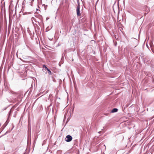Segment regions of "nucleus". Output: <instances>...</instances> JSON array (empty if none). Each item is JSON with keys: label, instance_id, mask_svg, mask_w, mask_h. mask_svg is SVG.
I'll return each mask as SVG.
<instances>
[{"label": "nucleus", "instance_id": "20e7f679", "mask_svg": "<svg viewBox=\"0 0 154 154\" xmlns=\"http://www.w3.org/2000/svg\"><path fill=\"white\" fill-rule=\"evenodd\" d=\"M46 68L47 69L48 71V74L49 75H51V71L48 69L47 68Z\"/></svg>", "mask_w": 154, "mask_h": 154}, {"label": "nucleus", "instance_id": "39448f33", "mask_svg": "<svg viewBox=\"0 0 154 154\" xmlns=\"http://www.w3.org/2000/svg\"><path fill=\"white\" fill-rule=\"evenodd\" d=\"M35 20V18L34 17H32V22H33V20Z\"/></svg>", "mask_w": 154, "mask_h": 154}, {"label": "nucleus", "instance_id": "f03ea898", "mask_svg": "<svg viewBox=\"0 0 154 154\" xmlns=\"http://www.w3.org/2000/svg\"><path fill=\"white\" fill-rule=\"evenodd\" d=\"M80 7L79 5V6L77 7V14L78 16H80Z\"/></svg>", "mask_w": 154, "mask_h": 154}, {"label": "nucleus", "instance_id": "7ed1b4c3", "mask_svg": "<svg viewBox=\"0 0 154 154\" xmlns=\"http://www.w3.org/2000/svg\"><path fill=\"white\" fill-rule=\"evenodd\" d=\"M118 109L116 108L113 109L111 111L112 112H116L118 111Z\"/></svg>", "mask_w": 154, "mask_h": 154}, {"label": "nucleus", "instance_id": "423d86ee", "mask_svg": "<svg viewBox=\"0 0 154 154\" xmlns=\"http://www.w3.org/2000/svg\"><path fill=\"white\" fill-rule=\"evenodd\" d=\"M99 133H101V131H100L98 132Z\"/></svg>", "mask_w": 154, "mask_h": 154}, {"label": "nucleus", "instance_id": "f257e3e1", "mask_svg": "<svg viewBox=\"0 0 154 154\" xmlns=\"http://www.w3.org/2000/svg\"><path fill=\"white\" fill-rule=\"evenodd\" d=\"M72 139V137L70 135H67L65 139V140L67 142L71 141Z\"/></svg>", "mask_w": 154, "mask_h": 154}]
</instances>
